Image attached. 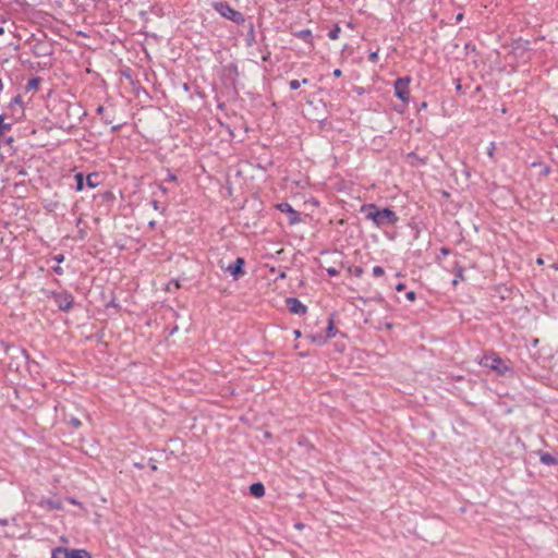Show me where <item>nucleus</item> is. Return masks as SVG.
<instances>
[{
	"label": "nucleus",
	"mask_w": 558,
	"mask_h": 558,
	"mask_svg": "<svg viewBox=\"0 0 558 558\" xmlns=\"http://www.w3.org/2000/svg\"><path fill=\"white\" fill-rule=\"evenodd\" d=\"M171 284H174V289H179L180 288V284H179L178 281H171V282L168 283V287H167L168 291H172Z\"/></svg>",
	"instance_id": "29"
},
{
	"label": "nucleus",
	"mask_w": 558,
	"mask_h": 558,
	"mask_svg": "<svg viewBox=\"0 0 558 558\" xmlns=\"http://www.w3.org/2000/svg\"><path fill=\"white\" fill-rule=\"evenodd\" d=\"M184 89L187 90L189 89V85L187 84H184Z\"/></svg>",
	"instance_id": "50"
},
{
	"label": "nucleus",
	"mask_w": 558,
	"mask_h": 558,
	"mask_svg": "<svg viewBox=\"0 0 558 558\" xmlns=\"http://www.w3.org/2000/svg\"><path fill=\"white\" fill-rule=\"evenodd\" d=\"M539 460L545 465H556V464H558V460L554 456L548 453V452H542L541 457H539Z\"/></svg>",
	"instance_id": "13"
},
{
	"label": "nucleus",
	"mask_w": 558,
	"mask_h": 558,
	"mask_svg": "<svg viewBox=\"0 0 558 558\" xmlns=\"http://www.w3.org/2000/svg\"><path fill=\"white\" fill-rule=\"evenodd\" d=\"M409 77H400L395 82V94L402 101H407L409 99Z\"/></svg>",
	"instance_id": "7"
},
{
	"label": "nucleus",
	"mask_w": 558,
	"mask_h": 558,
	"mask_svg": "<svg viewBox=\"0 0 558 558\" xmlns=\"http://www.w3.org/2000/svg\"><path fill=\"white\" fill-rule=\"evenodd\" d=\"M480 364L493 369L500 376H506L508 373L512 372L510 366L496 353L485 354L481 359Z\"/></svg>",
	"instance_id": "2"
},
{
	"label": "nucleus",
	"mask_w": 558,
	"mask_h": 558,
	"mask_svg": "<svg viewBox=\"0 0 558 558\" xmlns=\"http://www.w3.org/2000/svg\"><path fill=\"white\" fill-rule=\"evenodd\" d=\"M341 29L338 25H336L328 34V37L332 40L335 39H338L339 37V34H340Z\"/></svg>",
	"instance_id": "21"
},
{
	"label": "nucleus",
	"mask_w": 558,
	"mask_h": 558,
	"mask_svg": "<svg viewBox=\"0 0 558 558\" xmlns=\"http://www.w3.org/2000/svg\"><path fill=\"white\" fill-rule=\"evenodd\" d=\"M52 270L58 274V275H62L63 274V269L58 265V266H54L52 268Z\"/></svg>",
	"instance_id": "32"
},
{
	"label": "nucleus",
	"mask_w": 558,
	"mask_h": 558,
	"mask_svg": "<svg viewBox=\"0 0 558 558\" xmlns=\"http://www.w3.org/2000/svg\"><path fill=\"white\" fill-rule=\"evenodd\" d=\"M538 264H543V260L541 258L537 259Z\"/></svg>",
	"instance_id": "51"
},
{
	"label": "nucleus",
	"mask_w": 558,
	"mask_h": 558,
	"mask_svg": "<svg viewBox=\"0 0 558 558\" xmlns=\"http://www.w3.org/2000/svg\"><path fill=\"white\" fill-rule=\"evenodd\" d=\"M286 303L292 314L304 315L307 312V307L296 298H288Z\"/></svg>",
	"instance_id": "9"
},
{
	"label": "nucleus",
	"mask_w": 558,
	"mask_h": 558,
	"mask_svg": "<svg viewBox=\"0 0 558 558\" xmlns=\"http://www.w3.org/2000/svg\"><path fill=\"white\" fill-rule=\"evenodd\" d=\"M51 558H92V555L85 549L57 547L52 550Z\"/></svg>",
	"instance_id": "4"
},
{
	"label": "nucleus",
	"mask_w": 558,
	"mask_h": 558,
	"mask_svg": "<svg viewBox=\"0 0 558 558\" xmlns=\"http://www.w3.org/2000/svg\"><path fill=\"white\" fill-rule=\"evenodd\" d=\"M496 149V144L494 142H490L489 143V146L487 148V155L493 158L494 157V151Z\"/></svg>",
	"instance_id": "25"
},
{
	"label": "nucleus",
	"mask_w": 558,
	"mask_h": 558,
	"mask_svg": "<svg viewBox=\"0 0 558 558\" xmlns=\"http://www.w3.org/2000/svg\"><path fill=\"white\" fill-rule=\"evenodd\" d=\"M341 73H342V72H341V70L336 69V70L333 71V73H332V74H333V76H336V77H340V76H341Z\"/></svg>",
	"instance_id": "35"
},
{
	"label": "nucleus",
	"mask_w": 558,
	"mask_h": 558,
	"mask_svg": "<svg viewBox=\"0 0 558 558\" xmlns=\"http://www.w3.org/2000/svg\"><path fill=\"white\" fill-rule=\"evenodd\" d=\"M213 8L225 19L232 21L233 23L240 25L245 22L244 15L240 12L231 8L226 2H213Z\"/></svg>",
	"instance_id": "3"
},
{
	"label": "nucleus",
	"mask_w": 558,
	"mask_h": 558,
	"mask_svg": "<svg viewBox=\"0 0 558 558\" xmlns=\"http://www.w3.org/2000/svg\"><path fill=\"white\" fill-rule=\"evenodd\" d=\"M166 181L174 182L177 181V175L172 173L169 169H167V179Z\"/></svg>",
	"instance_id": "26"
},
{
	"label": "nucleus",
	"mask_w": 558,
	"mask_h": 558,
	"mask_svg": "<svg viewBox=\"0 0 558 558\" xmlns=\"http://www.w3.org/2000/svg\"><path fill=\"white\" fill-rule=\"evenodd\" d=\"M160 190H161L163 193H166V192H167V189H166V187H163V186H160Z\"/></svg>",
	"instance_id": "47"
},
{
	"label": "nucleus",
	"mask_w": 558,
	"mask_h": 558,
	"mask_svg": "<svg viewBox=\"0 0 558 558\" xmlns=\"http://www.w3.org/2000/svg\"><path fill=\"white\" fill-rule=\"evenodd\" d=\"M41 506H46L48 509H61V502L59 500L44 499L40 501Z\"/></svg>",
	"instance_id": "14"
},
{
	"label": "nucleus",
	"mask_w": 558,
	"mask_h": 558,
	"mask_svg": "<svg viewBox=\"0 0 558 558\" xmlns=\"http://www.w3.org/2000/svg\"><path fill=\"white\" fill-rule=\"evenodd\" d=\"M10 350H11V352H12V356H13L14 359H16V360H21V361H23L24 363H26V362H27V360H28V354H27V352H26L24 349L13 347V348H11Z\"/></svg>",
	"instance_id": "12"
},
{
	"label": "nucleus",
	"mask_w": 558,
	"mask_h": 558,
	"mask_svg": "<svg viewBox=\"0 0 558 558\" xmlns=\"http://www.w3.org/2000/svg\"><path fill=\"white\" fill-rule=\"evenodd\" d=\"M440 251L444 255H448L450 253V251L446 247H442Z\"/></svg>",
	"instance_id": "37"
},
{
	"label": "nucleus",
	"mask_w": 558,
	"mask_h": 558,
	"mask_svg": "<svg viewBox=\"0 0 558 558\" xmlns=\"http://www.w3.org/2000/svg\"><path fill=\"white\" fill-rule=\"evenodd\" d=\"M69 423H70L73 427H75V428H78V427L82 425L81 421H80L77 417H74V416H71V417L69 418Z\"/></svg>",
	"instance_id": "24"
},
{
	"label": "nucleus",
	"mask_w": 558,
	"mask_h": 558,
	"mask_svg": "<svg viewBox=\"0 0 558 558\" xmlns=\"http://www.w3.org/2000/svg\"><path fill=\"white\" fill-rule=\"evenodd\" d=\"M404 289H405V284H404V283H401V282H400V283H398V284L396 286V290H397V291H403Z\"/></svg>",
	"instance_id": "34"
},
{
	"label": "nucleus",
	"mask_w": 558,
	"mask_h": 558,
	"mask_svg": "<svg viewBox=\"0 0 558 558\" xmlns=\"http://www.w3.org/2000/svg\"><path fill=\"white\" fill-rule=\"evenodd\" d=\"M377 56H378L377 52H372L369 56V60L375 61L377 59Z\"/></svg>",
	"instance_id": "36"
},
{
	"label": "nucleus",
	"mask_w": 558,
	"mask_h": 558,
	"mask_svg": "<svg viewBox=\"0 0 558 558\" xmlns=\"http://www.w3.org/2000/svg\"><path fill=\"white\" fill-rule=\"evenodd\" d=\"M0 524L1 525H8V520L7 519H0Z\"/></svg>",
	"instance_id": "38"
},
{
	"label": "nucleus",
	"mask_w": 558,
	"mask_h": 558,
	"mask_svg": "<svg viewBox=\"0 0 558 558\" xmlns=\"http://www.w3.org/2000/svg\"><path fill=\"white\" fill-rule=\"evenodd\" d=\"M308 83V80L307 78H303L302 82L298 81V80H292L289 85H290V88L293 89V90H296L300 88L301 84H307Z\"/></svg>",
	"instance_id": "19"
},
{
	"label": "nucleus",
	"mask_w": 558,
	"mask_h": 558,
	"mask_svg": "<svg viewBox=\"0 0 558 558\" xmlns=\"http://www.w3.org/2000/svg\"><path fill=\"white\" fill-rule=\"evenodd\" d=\"M327 274L330 276V277H336L339 275V271L338 269L333 268V267H330V268H327Z\"/></svg>",
	"instance_id": "27"
},
{
	"label": "nucleus",
	"mask_w": 558,
	"mask_h": 558,
	"mask_svg": "<svg viewBox=\"0 0 558 558\" xmlns=\"http://www.w3.org/2000/svg\"><path fill=\"white\" fill-rule=\"evenodd\" d=\"M405 298L407 300L413 302L415 301L416 299V293L414 291H409L407 294H405Z\"/></svg>",
	"instance_id": "28"
},
{
	"label": "nucleus",
	"mask_w": 558,
	"mask_h": 558,
	"mask_svg": "<svg viewBox=\"0 0 558 558\" xmlns=\"http://www.w3.org/2000/svg\"><path fill=\"white\" fill-rule=\"evenodd\" d=\"M75 182H76V190L82 191L84 189V184L90 189L96 187L98 182V174L97 173H89L86 178L82 172H78L75 174Z\"/></svg>",
	"instance_id": "6"
},
{
	"label": "nucleus",
	"mask_w": 558,
	"mask_h": 558,
	"mask_svg": "<svg viewBox=\"0 0 558 558\" xmlns=\"http://www.w3.org/2000/svg\"><path fill=\"white\" fill-rule=\"evenodd\" d=\"M294 335H295V337H300L301 336V331L300 330H295Z\"/></svg>",
	"instance_id": "43"
},
{
	"label": "nucleus",
	"mask_w": 558,
	"mask_h": 558,
	"mask_svg": "<svg viewBox=\"0 0 558 558\" xmlns=\"http://www.w3.org/2000/svg\"><path fill=\"white\" fill-rule=\"evenodd\" d=\"M104 110H105V108H104L102 106H99V107L97 108V112H98V113H102V112H104Z\"/></svg>",
	"instance_id": "40"
},
{
	"label": "nucleus",
	"mask_w": 558,
	"mask_h": 558,
	"mask_svg": "<svg viewBox=\"0 0 558 558\" xmlns=\"http://www.w3.org/2000/svg\"><path fill=\"white\" fill-rule=\"evenodd\" d=\"M337 332H338V329L335 327L332 318H330L328 322V326L326 328L325 337H328V339H330V338L335 337L337 335Z\"/></svg>",
	"instance_id": "15"
},
{
	"label": "nucleus",
	"mask_w": 558,
	"mask_h": 558,
	"mask_svg": "<svg viewBox=\"0 0 558 558\" xmlns=\"http://www.w3.org/2000/svg\"><path fill=\"white\" fill-rule=\"evenodd\" d=\"M151 470H153V471H156V470H157V466H156L155 464H154V465H151Z\"/></svg>",
	"instance_id": "48"
},
{
	"label": "nucleus",
	"mask_w": 558,
	"mask_h": 558,
	"mask_svg": "<svg viewBox=\"0 0 558 558\" xmlns=\"http://www.w3.org/2000/svg\"><path fill=\"white\" fill-rule=\"evenodd\" d=\"M459 280H463V268L459 267L456 272V279H453L452 284L456 286Z\"/></svg>",
	"instance_id": "22"
},
{
	"label": "nucleus",
	"mask_w": 558,
	"mask_h": 558,
	"mask_svg": "<svg viewBox=\"0 0 558 558\" xmlns=\"http://www.w3.org/2000/svg\"><path fill=\"white\" fill-rule=\"evenodd\" d=\"M53 259H54L58 264H60V263H62V262L64 260V255H63V254H58V255H56V256L53 257Z\"/></svg>",
	"instance_id": "30"
},
{
	"label": "nucleus",
	"mask_w": 558,
	"mask_h": 558,
	"mask_svg": "<svg viewBox=\"0 0 558 558\" xmlns=\"http://www.w3.org/2000/svg\"><path fill=\"white\" fill-rule=\"evenodd\" d=\"M362 211L366 219L372 220L378 228L395 226L399 220L393 210L389 208L379 209L375 204L364 205Z\"/></svg>",
	"instance_id": "1"
},
{
	"label": "nucleus",
	"mask_w": 558,
	"mask_h": 558,
	"mask_svg": "<svg viewBox=\"0 0 558 558\" xmlns=\"http://www.w3.org/2000/svg\"><path fill=\"white\" fill-rule=\"evenodd\" d=\"M277 207L280 211L287 213L289 215V221L291 225L300 221V214L294 210L289 203H281Z\"/></svg>",
	"instance_id": "10"
},
{
	"label": "nucleus",
	"mask_w": 558,
	"mask_h": 558,
	"mask_svg": "<svg viewBox=\"0 0 558 558\" xmlns=\"http://www.w3.org/2000/svg\"><path fill=\"white\" fill-rule=\"evenodd\" d=\"M456 89H457V92H461V89H462L460 78H457V80H456Z\"/></svg>",
	"instance_id": "33"
},
{
	"label": "nucleus",
	"mask_w": 558,
	"mask_h": 558,
	"mask_svg": "<svg viewBox=\"0 0 558 558\" xmlns=\"http://www.w3.org/2000/svg\"><path fill=\"white\" fill-rule=\"evenodd\" d=\"M10 129H11V124L10 123H5L3 114H0V135L4 131H9Z\"/></svg>",
	"instance_id": "20"
},
{
	"label": "nucleus",
	"mask_w": 558,
	"mask_h": 558,
	"mask_svg": "<svg viewBox=\"0 0 558 558\" xmlns=\"http://www.w3.org/2000/svg\"><path fill=\"white\" fill-rule=\"evenodd\" d=\"M307 338L311 339L312 342H315L317 344H324L328 340V337H324L320 333L308 335Z\"/></svg>",
	"instance_id": "16"
},
{
	"label": "nucleus",
	"mask_w": 558,
	"mask_h": 558,
	"mask_svg": "<svg viewBox=\"0 0 558 558\" xmlns=\"http://www.w3.org/2000/svg\"><path fill=\"white\" fill-rule=\"evenodd\" d=\"M3 88V84H2V80L0 78V92L2 90Z\"/></svg>",
	"instance_id": "46"
},
{
	"label": "nucleus",
	"mask_w": 558,
	"mask_h": 558,
	"mask_svg": "<svg viewBox=\"0 0 558 558\" xmlns=\"http://www.w3.org/2000/svg\"><path fill=\"white\" fill-rule=\"evenodd\" d=\"M51 298L53 299L58 308L62 312H69L74 303L73 295L68 291L51 292Z\"/></svg>",
	"instance_id": "5"
},
{
	"label": "nucleus",
	"mask_w": 558,
	"mask_h": 558,
	"mask_svg": "<svg viewBox=\"0 0 558 558\" xmlns=\"http://www.w3.org/2000/svg\"><path fill=\"white\" fill-rule=\"evenodd\" d=\"M250 493L252 496L260 498L265 495V487L262 483H253L250 486Z\"/></svg>",
	"instance_id": "11"
},
{
	"label": "nucleus",
	"mask_w": 558,
	"mask_h": 558,
	"mask_svg": "<svg viewBox=\"0 0 558 558\" xmlns=\"http://www.w3.org/2000/svg\"><path fill=\"white\" fill-rule=\"evenodd\" d=\"M245 265V260L242 257H238L233 264H230L226 270L233 277V279H238L239 277L245 274L243 267Z\"/></svg>",
	"instance_id": "8"
},
{
	"label": "nucleus",
	"mask_w": 558,
	"mask_h": 558,
	"mask_svg": "<svg viewBox=\"0 0 558 558\" xmlns=\"http://www.w3.org/2000/svg\"><path fill=\"white\" fill-rule=\"evenodd\" d=\"M3 34H4V28L0 27V35H3Z\"/></svg>",
	"instance_id": "45"
},
{
	"label": "nucleus",
	"mask_w": 558,
	"mask_h": 558,
	"mask_svg": "<svg viewBox=\"0 0 558 558\" xmlns=\"http://www.w3.org/2000/svg\"><path fill=\"white\" fill-rule=\"evenodd\" d=\"M353 274L354 276L360 277L363 274V269L361 267H355Z\"/></svg>",
	"instance_id": "31"
},
{
	"label": "nucleus",
	"mask_w": 558,
	"mask_h": 558,
	"mask_svg": "<svg viewBox=\"0 0 558 558\" xmlns=\"http://www.w3.org/2000/svg\"><path fill=\"white\" fill-rule=\"evenodd\" d=\"M296 37L310 43L312 40V32L310 29H302L298 32Z\"/></svg>",
	"instance_id": "17"
},
{
	"label": "nucleus",
	"mask_w": 558,
	"mask_h": 558,
	"mask_svg": "<svg viewBox=\"0 0 558 558\" xmlns=\"http://www.w3.org/2000/svg\"><path fill=\"white\" fill-rule=\"evenodd\" d=\"M13 101H14V102H21V96H20V95H17L16 97H14Z\"/></svg>",
	"instance_id": "39"
},
{
	"label": "nucleus",
	"mask_w": 558,
	"mask_h": 558,
	"mask_svg": "<svg viewBox=\"0 0 558 558\" xmlns=\"http://www.w3.org/2000/svg\"><path fill=\"white\" fill-rule=\"evenodd\" d=\"M373 275L375 277H381L385 275V270L381 266H375V267H373Z\"/></svg>",
	"instance_id": "23"
},
{
	"label": "nucleus",
	"mask_w": 558,
	"mask_h": 558,
	"mask_svg": "<svg viewBox=\"0 0 558 558\" xmlns=\"http://www.w3.org/2000/svg\"><path fill=\"white\" fill-rule=\"evenodd\" d=\"M153 206H154V208H155V209H158V202H157V201H154V202H153Z\"/></svg>",
	"instance_id": "41"
},
{
	"label": "nucleus",
	"mask_w": 558,
	"mask_h": 558,
	"mask_svg": "<svg viewBox=\"0 0 558 558\" xmlns=\"http://www.w3.org/2000/svg\"><path fill=\"white\" fill-rule=\"evenodd\" d=\"M295 526H296L298 529H302V527H303V524H302V523H298V524H295Z\"/></svg>",
	"instance_id": "44"
},
{
	"label": "nucleus",
	"mask_w": 558,
	"mask_h": 558,
	"mask_svg": "<svg viewBox=\"0 0 558 558\" xmlns=\"http://www.w3.org/2000/svg\"><path fill=\"white\" fill-rule=\"evenodd\" d=\"M68 500H69L71 504H73V505H76V504H77V501H76L75 499H73V498H69Z\"/></svg>",
	"instance_id": "42"
},
{
	"label": "nucleus",
	"mask_w": 558,
	"mask_h": 558,
	"mask_svg": "<svg viewBox=\"0 0 558 558\" xmlns=\"http://www.w3.org/2000/svg\"><path fill=\"white\" fill-rule=\"evenodd\" d=\"M461 19H462V14H459V15L457 16V20H461Z\"/></svg>",
	"instance_id": "49"
},
{
	"label": "nucleus",
	"mask_w": 558,
	"mask_h": 558,
	"mask_svg": "<svg viewBox=\"0 0 558 558\" xmlns=\"http://www.w3.org/2000/svg\"><path fill=\"white\" fill-rule=\"evenodd\" d=\"M40 82H41L40 77H33V78L28 80L27 88L28 89H36V88H38Z\"/></svg>",
	"instance_id": "18"
}]
</instances>
